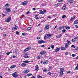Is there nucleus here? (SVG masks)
Here are the masks:
<instances>
[{
	"mask_svg": "<svg viewBox=\"0 0 78 78\" xmlns=\"http://www.w3.org/2000/svg\"><path fill=\"white\" fill-rule=\"evenodd\" d=\"M11 20V16H10L9 17L6 19L5 21L7 23H9L10 21Z\"/></svg>",
	"mask_w": 78,
	"mask_h": 78,
	"instance_id": "f257e3e1",
	"label": "nucleus"
},
{
	"mask_svg": "<svg viewBox=\"0 0 78 78\" xmlns=\"http://www.w3.org/2000/svg\"><path fill=\"white\" fill-rule=\"evenodd\" d=\"M12 75L14 78H17L18 77V74H17V72H15L14 73L12 74Z\"/></svg>",
	"mask_w": 78,
	"mask_h": 78,
	"instance_id": "f03ea898",
	"label": "nucleus"
},
{
	"mask_svg": "<svg viewBox=\"0 0 78 78\" xmlns=\"http://www.w3.org/2000/svg\"><path fill=\"white\" fill-rule=\"evenodd\" d=\"M30 49H31V47H28L26 48V49H24L23 51H24V52H26V51H27L30 50Z\"/></svg>",
	"mask_w": 78,
	"mask_h": 78,
	"instance_id": "7ed1b4c3",
	"label": "nucleus"
},
{
	"mask_svg": "<svg viewBox=\"0 0 78 78\" xmlns=\"http://www.w3.org/2000/svg\"><path fill=\"white\" fill-rule=\"evenodd\" d=\"M39 11L40 13L42 14H45V12H46V10L44 9L43 10L44 12L42 10H40Z\"/></svg>",
	"mask_w": 78,
	"mask_h": 78,
	"instance_id": "20e7f679",
	"label": "nucleus"
},
{
	"mask_svg": "<svg viewBox=\"0 0 78 78\" xmlns=\"http://www.w3.org/2000/svg\"><path fill=\"white\" fill-rule=\"evenodd\" d=\"M46 42L45 41H43L42 40H40L38 41V44H43V43H45Z\"/></svg>",
	"mask_w": 78,
	"mask_h": 78,
	"instance_id": "39448f33",
	"label": "nucleus"
},
{
	"mask_svg": "<svg viewBox=\"0 0 78 78\" xmlns=\"http://www.w3.org/2000/svg\"><path fill=\"white\" fill-rule=\"evenodd\" d=\"M27 4L28 2H27V1H24V2L22 3V5L23 6H25V5H26Z\"/></svg>",
	"mask_w": 78,
	"mask_h": 78,
	"instance_id": "423d86ee",
	"label": "nucleus"
},
{
	"mask_svg": "<svg viewBox=\"0 0 78 78\" xmlns=\"http://www.w3.org/2000/svg\"><path fill=\"white\" fill-rule=\"evenodd\" d=\"M23 57L25 58H29V56H28V54L27 53H25V55L23 56Z\"/></svg>",
	"mask_w": 78,
	"mask_h": 78,
	"instance_id": "0eeeda50",
	"label": "nucleus"
},
{
	"mask_svg": "<svg viewBox=\"0 0 78 78\" xmlns=\"http://www.w3.org/2000/svg\"><path fill=\"white\" fill-rule=\"evenodd\" d=\"M44 29L46 30H48V29H49V25L48 24L46 25L44 27Z\"/></svg>",
	"mask_w": 78,
	"mask_h": 78,
	"instance_id": "6e6552de",
	"label": "nucleus"
},
{
	"mask_svg": "<svg viewBox=\"0 0 78 78\" xmlns=\"http://www.w3.org/2000/svg\"><path fill=\"white\" fill-rule=\"evenodd\" d=\"M65 27H66V26H64L62 27H60L58 28V30H62V29H64L65 28Z\"/></svg>",
	"mask_w": 78,
	"mask_h": 78,
	"instance_id": "1a4fd4ad",
	"label": "nucleus"
},
{
	"mask_svg": "<svg viewBox=\"0 0 78 78\" xmlns=\"http://www.w3.org/2000/svg\"><path fill=\"white\" fill-rule=\"evenodd\" d=\"M60 49H61V48H58L55 49V52H57L58 51H59V50Z\"/></svg>",
	"mask_w": 78,
	"mask_h": 78,
	"instance_id": "9d476101",
	"label": "nucleus"
},
{
	"mask_svg": "<svg viewBox=\"0 0 78 78\" xmlns=\"http://www.w3.org/2000/svg\"><path fill=\"white\" fill-rule=\"evenodd\" d=\"M45 53H46V51H43L40 52L41 55H44V54H45Z\"/></svg>",
	"mask_w": 78,
	"mask_h": 78,
	"instance_id": "9b49d317",
	"label": "nucleus"
},
{
	"mask_svg": "<svg viewBox=\"0 0 78 78\" xmlns=\"http://www.w3.org/2000/svg\"><path fill=\"white\" fill-rule=\"evenodd\" d=\"M26 66L27 64L25 63H23L21 64V66H22V67H25V66Z\"/></svg>",
	"mask_w": 78,
	"mask_h": 78,
	"instance_id": "f8f14e48",
	"label": "nucleus"
},
{
	"mask_svg": "<svg viewBox=\"0 0 78 78\" xmlns=\"http://www.w3.org/2000/svg\"><path fill=\"white\" fill-rule=\"evenodd\" d=\"M46 36L48 37H51V35L50 34H46Z\"/></svg>",
	"mask_w": 78,
	"mask_h": 78,
	"instance_id": "ddd939ff",
	"label": "nucleus"
},
{
	"mask_svg": "<svg viewBox=\"0 0 78 78\" xmlns=\"http://www.w3.org/2000/svg\"><path fill=\"white\" fill-rule=\"evenodd\" d=\"M36 68V70H37V71H38L39 70V66H38V65H37L35 66Z\"/></svg>",
	"mask_w": 78,
	"mask_h": 78,
	"instance_id": "4468645a",
	"label": "nucleus"
},
{
	"mask_svg": "<svg viewBox=\"0 0 78 78\" xmlns=\"http://www.w3.org/2000/svg\"><path fill=\"white\" fill-rule=\"evenodd\" d=\"M29 72V70H25L24 71V72L25 73H28V72Z\"/></svg>",
	"mask_w": 78,
	"mask_h": 78,
	"instance_id": "2eb2a0df",
	"label": "nucleus"
},
{
	"mask_svg": "<svg viewBox=\"0 0 78 78\" xmlns=\"http://www.w3.org/2000/svg\"><path fill=\"white\" fill-rule=\"evenodd\" d=\"M6 10L8 12H11V9L9 8H7L6 9Z\"/></svg>",
	"mask_w": 78,
	"mask_h": 78,
	"instance_id": "dca6fc26",
	"label": "nucleus"
},
{
	"mask_svg": "<svg viewBox=\"0 0 78 78\" xmlns=\"http://www.w3.org/2000/svg\"><path fill=\"white\" fill-rule=\"evenodd\" d=\"M16 66L15 65H14L10 67V69H14V68H15V67H16Z\"/></svg>",
	"mask_w": 78,
	"mask_h": 78,
	"instance_id": "f3484780",
	"label": "nucleus"
},
{
	"mask_svg": "<svg viewBox=\"0 0 78 78\" xmlns=\"http://www.w3.org/2000/svg\"><path fill=\"white\" fill-rule=\"evenodd\" d=\"M48 61H46L45 62H43V64H47L48 63Z\"/></svg>",
	"mask_w": 78,
	"mask_h": 78,
	"instance_id": "a211bd4d",
	"label": "nucleus"
},
{
	"mask_svg": "<svg viewBox=\"0 0 78 78\" xmlns=\"http://www.w3.org/2000/svg\"><path fill=\"white\" fill-rule=\"evenodd\" d=\"M60 72H63L64 71V68H60Z\"/></svg>",
	"mask_w": 78,
	"mask_h": 78,
	"instance_id": "6ab92c4d",
	"label": "nucleus"
},
{
	"mask_svg": "<svg viewBox=\"0 0 78 78\" xmlns=\"http://www.w3.org/2000/svg\"><path fill=\"white\" fill-rule=\"evenodd\" d=\"M62 9L63 10H65V9H67V8H66V7L65 6H63L62 7Z\"/></svg>",
	"mask_w": 78,
	"mask_h": 78,
	"instance_id": "aec40b11",
	"label": "nucleus"
},
{
	"mask_svg": "<svg viewBox=\"0 0 78 78\" xmlns=\"http://www.w3.org/2000/svg\"><path fill=\"white\" fill-rule=\"evenodd\" d=\"M30 62V61L28 60H26L23 61V62H25V63H29Z\"/></svg>",
	"mask_w": 78,
	"mask_h": 78,
	"instance_id": "412c9836",
	"label": "nucleus"
},
{
	"mask_svg": "<svg viewBox=\"0 0 78 78\" xmlns=\"http://www.w3.org/2000/svg\"><path fill=\"white\" fill-rule=\"evenodd\" d=\"M62 35L61 34L58 35L56 36V37L57 38H59L60 37H61V36H62Z\"/></svg>",
	"mask_w": 78,
	"mask_h": 78,
	"instance_id": "4be33fe9",
	"label": "nucleus"
},
{
	"mask_svg": "<svg viewBox=\"0 0 78 78\" xmlns=\"http://www.w3.org/2000/svg\"><path fill=\"white\" fill-rule=\"evenodd\" d=\"M68 2H69L70 3H73V0H69Z\"/></svg>",
	"mask_w": 78,
	"mask_h": 78,
	"instance_id": "5701e85b",
	"label": "nucleus"
},
{
	"mask_svg": "<svg viewBox=\"0 0 78 78\" xmlns=\"http://www.w3.org/2000/svg\"><path fill=\"white\" fill-rule=\"evenodd\" d=\"M68 47V43H66L65 45V47L66 48H67Z\"/></svg>",
	"mask_w": 78,
	"mask_h": 78,
	"instance_id": "b1692460",
	"label": "nucleus"
},
{
	"mask_svg": "<svg viewBox=\"0 0 78 78\" xmlns=\"http://www.w3.org/2000/svg\"><path fill=\"white\" fill-rule=\"evenodd\" d=\"M78 23V20H76L74 22V24H76Z\"/></svg>",
	"mask_w": 78,
	"mask_h": 78,
	"instance_id": "393cba45",
	"label": "nucleus"
},
{
	"mask_svg": "<svg viewBox=\"0 0 78 78\" xmlns=\"http://www.w3.org/2000/svg\"><path fill=\"white\" fill-rule=\"evenodd\" d=\"M51 47L52 49H53L55 47V46H54V45L51 44Z\"/></svg>",
	"mask_w": 78,
	"mask_h": 78,
	"instance_id": "a878e982",
	"label": "nucleus"
},
{
	"mask_svg": "<svg viewBox=\"0 0 78 78\" xmlns=\"http://www.w3.org/2000/svg\"><path fill=\"white\" fill-rule=\"evenodd\" d=\"M75 70H78V63L77 64V66L75 68Z\"/></svg>",
	"mask_w": 78,
	"mask_h": 78,
	"instance_id": "bb28decb",
	"label": "nucleus"
},
{
	"mask_svg": "<svg viewBox=\"0 0 78 78\" xmlns=\"http://www.w3.org/2000/svg\"><path fill=\"white\" fill-rule=\"evenodd\" d=\"M65 27L66 28V30H69V29H70V27H67L65 26Z\"/></svg>",
	"mask_w": 78,
	"mask_h": 78,
	"instance_id": "cd10ccee",
	"label": "nucleus"
},
{
	"mask_svg": "<svg viewBox=\"0 0 78 78\" xmlns=\"http://www.w3.org/2000/svg\"><path fill=\"white\" fill-rule=\"evenodd\" d=\"M60 76H62V75H63V72L61 71L60 73Z\"/></svg>",
	"mask_w": 78,
	"mask_h": 78,
	"instance_id": "c85d7f7f",
	"label": "nucleus"
},
{
	"mask_svg": "<svg viewBox=\"0 0 78 78\" xmlns=\"http://www.w3.org/2000/svg\"><path fill=\"white\" fill-rule=\"evenodd\" d=\"M66 30L65 29H63L62 30V32L63 33H65V32H66Z\"/></svg>",
	"mask_w": 78,
	"mask_h": 78,
	"instance_id": "c756f323",
	"label": "nucleus"
},
{
	"mask_svg": "<svg viewBox=\"0 0 78 78\" xmlns=\"http://www.w3.org/2000/svg\"><path fill=\"white\" fill-rule=\"evenodd\" d=\"M61 50H65L66 48H65L62 47L61 48Z\"/></svg>",
	"mask_w": 78,
	"mask_h": 78,
	"instance_id": "7c9ffc66",
	"label": "nucleus"
},
{
	"mask_svg": "<svg viewBox=\"0 0 78 78\" xmlns=\"http://www.w3.org/2000/svg\"><path fill=\"white\" fill-rule=\"evenodd\" d=\"M37 77L38 78H42V76L39 75H37Z\"/></svg>",
	"mask_w": 78,
	"mask_h": 78,
	"instance_id": "2f4dec72",
	"label": "nucleus"
},
{
	"mask_svg": "<svg viewBox=\"0 0 78 78\" xmlns=\"http://www.w3.org/2000/svg\"><path fill=\"white\" fill-rule=\"evenodd\" d=\"M9 6V4L8 3L6 4L5 5V7H8Z\"/></svg>",
	"mask_w": 78,
	"mask_h": 78,
	"instance_id": "473e14b6",
	"label": "nucleus"
},
{
	"mask_svg": "<svg viewBox=\"0 0 78 78\" xmlns=\"http://www.w3.org/2000/svg\"><path fill=\"white\" fill-rule=\"evenodd\" d=\"M31 75H32V74L30 73V74H27V76H31Z\"/></svg>",
	"mask_w": 78,
	"mask_h": 78,
	"instance_id": "72a5a7b5",
	"label": "nucleus"
},
{
	"mask_svg": "<svg viewBox=\"0 0 78 78\" xmlns=\"http://www.w3.org/2000/svg\"><path fill=\"white\" fill-rule=\"evenodd\" d=\"M17 28H18V27L16 25H15V30H17Z\"/></svg>",
	"mask_w": 78,
	"mask_h": 78,
	"instance_id": "f704fd0d",
	"label": "nucleus"
},
{
	"mask_svg": "<svg viewBox=\"0 0 78 78\" xmlns=\"http://www.w3.org/2000/svg\"><path fill=\"white\" fill-rule=\"evenodd\" d=\"M72 41L74 42H76V40L75 39V38H74V39H73L72 40Z\"/></svg>",
	"mask_w": 78,
	"mask_h": 78,
	"instance_id": "c9c22d12",
	"label": "nucleus"
},
{
	"mask_svg": "<svg viewBox=\"0 0 78 78\" xmlns=\"http://www.w3.org/2000/svg\"><path fill=\"white\" fill-rule=\"evenodd\" d=\"M16 34H18V35H19L20 34H19V32L17 31L16 32Z\"/></svg>",
	"mask_w": 78,
	"mask_h": 78,
	"instance_id": "e433bc0d",
	"label": "nucleus"
},
{
	"mask_svg": "<svg viewBox=\"0 0 78 78\" xmlns=\"http://www.w3.org/2000/svg\"><path fill=\"white\" fill-rule=\"evenodd\" d=\"M66 15H63L62 16V18H66Z\"/></svg>",
	"mask_w": 78,
	"mask_h": 78,
	"instance_id": "4c0bfd02",
	"label": "nucleus"
},
{
	"mask_svg": "<svg viewBox=\"0 0 78 78\" xmlns=\"http://www.w3.org/2000/svg\"><path fill=\"white\" fill-rule=\"evenodd\" d=\"M31 27H28L27 30H31Z\"/></svg>",
	"mask_w": 78,
	"mask_h": 78,
	"instance_id": "58836bf2",
	"label": "nucleus"
},
{
	"mask_svg": "<svg viewBox=\"0 0 78 78\" xmlns=\"http://www.w3.org/2000/svg\"><path fill=\"white\" fill-rule=\"evenodd\" d=\"M44 39H45L47 38V35H45L44 36Z\"/></svg>",
	"mask_w": 78,
	"mask_h": 78,
	"instance_id": "ea45409f",
	"label": "nucleus"
},
{
	"mask_svg": "<svg viewBox=\"0 0 78 78\" xmlns=\"http://www.w3.org/2000/svg\"><path fill=\"white\" fill-rule=\"evenodd\" d=\"M72 56H73V57H75V56H76V55L74 54H73L72 55Z\"/></svg>",
	"mask_w": 78,
	"mask_h": 78,
	"instance_id": "a19ab883",
	"label": "nucleus"
},
{
	"mask_svg": "<svg viewBox=\"0 0 78 78\" xmlns=\"http://www.w3.org/2000/svg\"><path fill=\"white\" fill-rule=\"evenodd\" d=\"M71 47H73L75 48V46H74V45H72L71 46Z\"/></svg>",
	"mask_w": 78,
	"mask_h": 78,
	"instance_id": "79ce46f5",
	"label": "nucleus"
},
{
	"mask_svg": "<svg viewBox=\"0 0 78 78\" xmlns=\"http://www.w3.org/2000/svg\"><path fill=\"white\" fill-rule=\"evenodd\" d=\"M43 72H47V69H44L43 70Z\"/></svg>",
	"mask_w": 78,
	"mask_h": 78,
	"instance_id": "37998d69",
	"label": "nucleus"
},
{
	"mask_svg": "<svg viewBox=\"0 0 78 78\" xmlns=\"http://www.w3.org/2000/svg\"><path fill=\"white\" fill-rule=\"evenodd\" d=\"M75 17H76V16H74L73 17H72L71 18H72V19H75Z\"/></svg>",
	"mask_w": 78,
	"mask_h": 78,
	"instance_id": "c03bdc74",
	"label": "nucleus"
},
{
	"mask_svg": "<svg viewBox=\"0 0 78 78\" xmlns=\"http://www.w3.org/2000/svg\"><path fill=\"white\" fill-rule=\"evenodd\" d=\"M2 17H5V16H6V15L4 14L3 13L2 14Z\"/></svg>",
	"mask_w": 78,
	"mask_h": 78,
	"instance_id": "a18cd8bd",
	"label": "nucleus"
},
{
	"mask_svg": "<svg viewBox=\"0 0 78 78\" xmlns=\"http://www.w3.org/2000/svg\"><path fill=\"white\" fill-rule=\"evenodd\" d=\"M75 50H78V47H76Z\"/></svg>",
	"mask_w": 78,
	"mask_h": 78,
	"instance_id": "49530a36",
	"label": "nucleus"
},
{
	"mask_svg": "<svg viewBox=\"0 0 78 78\" xmlns=\"http://www.w3.org/2000/svg\"><path fill=\"white\" fill-rule=\"evenodd\" d=\"M78 39V37H76L74 38V39H75V40H76V39Z\"/></svg>",
	"mask_w": 78,
	"mask_h": 78,
	"instance_id": "de8ad7c7",
	"label": "nucleus"
},
{
	"mask_svg": "<svg viewBox=\"0 0 78 78\" xmlns=\"http://www.w3.org/2000/svg\"><path fill=\"white\" fill-rule=\"evenodd\" d=\"M61 5V3H58L57 4V6H59Z\"/></svg>",
	"mask_w": 78,
	"mask_h": 78,
	"instance_id": "09e8293b",
	"label": "nucleus"
},
{
	"mask_svg": "<svg viewBox=\"0 0 78 78\" xmlns=\"http://www.w3.org/2000/svg\"><path fill=\"white\" fill-rule=\"evenodd\" d=\"M12 30H16V29L15 28V27H13L12 28Z\"/></svg>",
	"mask_w": 78,
	"mask_h": 78,
	"instance_id": "8fccbe9b",
	"label": "nucleus"
},
{
	"mask_svg": "<svg viewBox=\"0 0 78 78\" xmlns=\"http://www.w3.org/2000/svg\"><path fill=\"white\" fill-rule=\"evenodd\" d=\"M52 68V67L51 66H50L49 68V70H51Z\"/></svg>",
	"mask_w": 78,
	"mask_h": 78,
	"instance_id": "3c124183",
	"label": "nucleus"
},
{
	"mask_svg": "<svg viewBox=\"0 0 78 78\" xmlns=\"http://www.w3.org/2000/svg\"><path fill=\"white\" fill-rule=\"evenodd\" d=\"M66 73H71V72L70 71H67Z\"/></svg>",
	"mask_w": 78,
	"mask_h": 78,
	"instance_id": "603ef678",
	"label": "nucleus"
},
{
	"mask_svg": "<svg viewBox=\"0 0 78 78\" xmlns=\"http://www.w3.org/2000/svg\"><path fill=\"white\" fill-rule=\"evenodd\" d=\"M63 0H58V2H62V1H63Z\"/></svg>",
	"mask_w": 78,
	"mask_h": 78,
	"instance_id": "864d4df0",
	"label": "nucleus"
},
{
	"mask_svg": "<svg viewBox=\"0 0 78 78\" xmlns=\"http://www.w3.org/2000/svg\"><path fill=\"white\" fill-rule=\"evenodd\" d=\"M37 39H41V37H37Z\"/></svg>",
	"mask_w": 78,
	"mask_h": 78,
	"instance_id": "5fc2aeb1",
	"label": "nucleus"
},
{
	"mask_svg": "<svg viewBox=\"0 0 78 78\" xmlns=\"http://www.w3.org/2000/svg\"><path fill=\"white\" fill-rule=\"evenodd\" d=\"M67 44H70V41H67Z\"/></svg>",
	"mask_w": 78,
	"mask_h": 78,
	"instance_id": "6e6d98bb",
	"label": "nucleus"
},
{
	"mask_svg": "<svg viewBox=\"0 0 78 78\" xmlns=\"http://www.w3.org/2000/svg\"><path fill=\"white\" fill-rule=\"evenodd\" d=\"M37 59H41V57H40L38 56V57H37Z\"/></svg>",
	"mask_w": 78,
	"mask_h": 78,
	"instance_id": "4d7b16f0",
	"label": "nucleus"
},
{
	"mask_svg": "<svg viewBox=\"0 0 78 78\" xmlns=\"http://www.w3.org/2000/svg\"><path fill=\"white\" fill-rule=\"evenodd\" d=\"M10 54V53L9 52H8L6 54V55H9Z\"/></svg>",
	"mask_w": 78,
	"mask_h": 78,
	"instance_id": "13d9d810",
	"label": "nucleus"
},
{
	"mask_svg": "<svg viewBox=\"0 0 78 78\" xmlns=\"http://www.w3.org/2000/svg\"><path fill=\"white\" fill-rule=\"evenodd\" d=\"M36 19V20H39V17H36V18H35Z\"/></svg>",
	"mask_w": 78,
	"mask_h": 78,
	"instance_id": "bf43d9fd",
	"label": "nucleus"
},
{
	"mask_svg": "<svg viewBox=\"0 0 78 78\" xmlns=\"http://www.w3.org/2000/svg\"><path fill=\"white\" fill-rule=\"evenodd\" d=\"M57 27H58V26H57V25H56L55 26V27L54 28V29H55V28H57Z\"/></svg>",
	"mask_w": 78,
	"mask_h": 78,
	"instance_id": "052dcab7",
	"label": "nucleus"
},
{
	"mask_svg": "<svg viewBox=\"0 0 78 78\" xmlns=\"http://www.w3.org/2000/svg\"><path fill=\"white\" fill-rule=\"evenodd\" d=\"M32 10H33V11H35L36 10V9L34 8H33L32 9Z\"/></svg>",
	"mask_w": 78,
	"mask_h": 78,
	"instance_id": "680f3d73",
	"label": "nucleus"
},
{
	"mask_svg": "<svg viewBox=\"0 0 78 78\" xmlns=\"http://www.w3.org/2000/svg\"><path fill=\"white\" fill-rule=\"evenodd\" d=\"M22 35H23V36H25V33H22Z\"/></svg>",
	"mask_w": 78,
	"mask_h": 78,
	"instance_id": "e2e57ef3",
	"label": "nucleus"
},
{
	"mask_svg": "<svg viewBox=\"0 0 78 78\" xmlns=\"http://www.w3.org/2000/svg\"><path fill=\"white\" fill-rule=\"evenodd\" d=\"M14 10H15H15H16V9H17V8L16 7H15L14 9Z\"/></svg>",
	"mask_w": 78,
	"mask_h": 78,
	"instance_id": "0e129e2a",
	"label": "nucleus"
},
{
	"mask_svg": "<svg viewBox=\"0 0 78 78\" xmlns=\"http://www.w3.org/2000/svg\"><path fill=\"white\" fill-rule=\"evenodd\" d=\"M66 55H68L69 54V53L68 52H66L65 53Z\"/></svg>",
	"mask_w": 78,
	"mask_h": 78,
	"instance_id": "69168bd1",
	"label": "nucleus"
},
{
	"mask_svg": "<svg viewBox=\"0 0 78 78\" xmlns=\"http://www.w3.org/2000/svg\"><path fill=\"white\" fill-rule=\"evenodd\" d=\"M35 17H37V16H38V15H35Z\"/></svg>",
	"mask_w": 78,
	"mask_h": 78,
	"instance_id": "338daca9",
	"label": "nucleus"
},
{
	"mask_svg": "<svg viewBox=\"0 0 78 78\" xmlns=\"http://www.w3.org/2000/svg\"><path fill=\"white\" fill-rule=\"evenodd\" d=\"M75 27L76 28H78V25H77L75 26Z\"/></svg>",
	"mask_w": 78,
	"mask_h": 78,
	"instance_id": "774afa93",
	"label": "nucleus"
}]
</instances>
